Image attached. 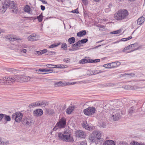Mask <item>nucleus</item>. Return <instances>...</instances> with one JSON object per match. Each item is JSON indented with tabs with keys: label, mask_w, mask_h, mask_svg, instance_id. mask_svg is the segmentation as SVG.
<instances>
[{
	"label": "nucleus",
	"mask_w": 145,
	"mask_h": 145,
	"mask_svg": "<svg viewBox=\"0 0 145 145\" xmlns=\"http://www.w3.org/2000/svg\"><path fill=\"white\" fill-rule=\"evenodd\" d=\"M121 32V29H119L116 31H114L111 33L112 34H118L120 33Z\"/></svg>",
	"instance_id": "38"
},
{
	"label": "nucleus",
	"mask_w": 145,
	"mask_h": 145,
	"mask_svg": "<svg viewBox=\"0 0 145 145\" xmlns=\"http://www.w3.org/2000/svg\"><path fill=\"white\" fill-rule=\"evenodd\" d=\"M106 126V123H103L100 125V127L104 128Z\"/></svg>",
	"instance_id": "59"
},
{
	"label": "nucleus",
	"mask_w": 145,
	"mask_h": 145,
	"mask_svg": "<svg viewBox=\"0 0 145 145\" xmlns=\"http://www.w3.org/2000/svg\"><path fill=\"white\" fill-rule=\"evenodd\" d=\"M118 63V65H119L120 64V63L118 61L115 62H112L110 63H109V65H110V66L111 67H110V68H112L113 67H117L116 65Z\"/></svg>",
	"instance_id": "22"
},
{
	"label": "nucleus",
	"mask_w": 145,
	"mask_h": 145,
	"mask_svg": "<svg viewBox=\"0 0 145 145\" xmlns=\"http://www.w3.org/2000/svg\"><path fill=\"white\" fill-rule=\"evenodd\" d=\"M11 78H13L14 79V80L12 82V84L16 80L18 81H21V78L22 77H20L19 76H15L14 77H10Z\"/></svg>",
	"instance_id": "25"
},
{
	"label": "nucleus",
	"mask_w": 145,
	"mask_h": 145,
	"mask_svg": "<svg viewBox=\"0 0 145 145\" xmlns=\"http://www.w3.org/2000/svg\"><path fill=\"white\" fill-rule=\"evenodd\" d=\"M4 114H0V121L2 119L4 118Z\"/></svg>",
	"instance_id": "60"
},
{
	"label": "nucleus",
	"mask_w": 145,
	"mask_h": 145,
	"mask_svg": "<svg viewBox=\"0 0 145 145\" xmlns=\"http://www.w3.org/2000/svg\"><path fill=\"white\" fill-rule=\"evenodd\" d=\"M21 39H20V38H16L15 37H12V39L11 40L12 41H15L17 40H21Z\"/></svg>",
	"instance_id": "53"
},
{
	"label": "nucleus",
	"mask_w": 145,
	"mask_h": 145,
	"mask_svg": "<svg viewBox=\"0 0 145 145\" xmlns=\"http://www.w3.org/2000/svg\"><path fill=\"white\" fill-rule=\"evenodd\" d=\"M131 45H133V47L132 48H135L138 46V43H136L134 44H131Z\"/></svg>",
	"instance_id": "64"
},
{
	"label": "nucleus",
	"mask_w": 145,
	"mask_h": 145,
	"mask_svg": "<svg viewBox=\"0 0 145 145\" xmlns=\"http://www.w3.org/2000/svg\"><path fill=\"white\" fill-rule=\"evenodd\" d=\"M43 113V111L41 109H37L33 111L34 115L36 116H41L42 114Z\"/></svg>",
	"instance_id": "16"
},
{
	"label": "nucleus",
	"mask_w": 145,
	"mask_h": 145,
	"mask_svg": "<svg viewBox=\"0 0 145 145\" xmlns=\"http://www.w3.org/2000/svg\"><path fill=\"white\" fill-rule=\"evenodd\" d=\"M133 47V45H130L124 48L123 50V51L124 52H125V51L127 50L130 49V48L132 47Z\"/></svg>",
	"instance_id": "37"
},
{
	"label": "nucleus",
	"mask_w": 145,
	"mask_h": 145,
	"mask_svg": "<svg viewBox=\"0 0 145 145\" xmlns=\"http://www.w3.org/2000/svg\"><path fill=\"white\" fill-rule=\"evenodd\" d=\"M144 18L142 16L139 18L137 21V24L138 25H141L144 21Z\"/></svg>",
	"instance_id": "20"
},
{
	"label": "nucleus",
	"mask_w": 145,
	"mask_h": 145,
	"mask_svg": "<svg viewBox=\"0 0 145 145\" xmlns=\"http://www.w3.org/2000/svg\"><path fill=\"white\" fill-rule=\"evenodd\" d=\"M56 68H58L63 69L67 68V66L66 65L59 64L56 65Z\"/></svg>",
	"instance_id": "29"
},
{
	"label": "nucleus",
	"mask_w": 145,
	"mask_h": 145,
	"mask_svg": "<svg viewBox=\"0 0 145 145\" xmlns=\"http://www.w3.org/2000/svg\"><path fill=\"white\" fill-rule=\"evenodd\" d=\"M104 145H115V142L113 140H107L105 141Z\"/></svg>",
	"instance_id": "18"
},
{
	"label": "nucleus",
	"mask_w": 145,
	"mask_h": 145,
	"mask_svg": "<svg viewBox=\"0 0 145 145\" xmlns=\"http://www.w3.org/2000/svg\"><path fill=\"white\" fill-rule=\"evenodd\" d=\"M101 133L99 131H94L89 136V140L91 143H94L97 144L101 139Z\"/></svg>",
	"instance_id": "3"
},
{
	"label": "nucleus",
	"mask_w": 145,
	"mask_h": 145,
	"mask_svg": "<svg viewBox=\"0 0 145 145\" xmlns=\"http://www.w3.org/2000/svg\"><path fill=\"white\" fill-rule=\"evenodd\" d=\"M16 5V3L14 1L10 0H6L4 2V6L7 8L9 7L10 9L13 8Z\"/></svg>",
	"instance_id": "9"
},
{
	"label": "nucleus",
	"mask_w": 145,
	"mask_h": 145,
	"mask_svg": "<svg viewBox=\"0 0 145 145\" xmlns=\"http://www.w3.org/2000/svg\"><path fill=\"white\" fill-rule=\"evenodd\" d=\"M56 65L48 64L46 65V66L49 68H56Z\"/></svg>",
	"instance_id": "36"
},
{
	"label": "nucleus",
	"mask_w": 145,
	"mask_h": 145,
	"mask_svg": "<svg viewBox=\"0 0 145 145\" xmlns=\"http://www.w3.org/2000/svg\"><path fill=\"white\" fill-rule=\"evenodd\" d=\"M76 137H78L82 138H84L85 137L86 135L85 132L82 130H77L76 133Z\"/></svg>",
	"instance_id": "10"
},
{
	"label": "nucleus",
	"mask_w": 145,
	"mask_h": 145,
	"mask_svg": "<svg viewBox=\"0 0 145 145\" xmlns=\"http://www.w3.org/2000/svg\"><path fill=\"white\" fill-rule=\"evenodd\" d=\"M86 32L85 30H82L78 33L77 34V35L78 37H81L85 35Z\"/></svg>",
	"instance_id": "23"
},
{
	"label": "nucleus",
	"mask_w": 145,
	"mask_h": 145,
	"mask_svg": "<svg viewBox=\"0 0 145 145\" xmlns=\"http://www.w3.org/2000/svg\"><path fill=\"white\" fill-rule=\"evenodd\" d=\"M55 54V52H49L47 53V55H52Z\"/></svg>",
	"instance_id": "56"
},
{
	"label": "nucleus",
	"mask_w": 145,
	"mask_h": 145,
	"mask_svg": "<svg viewBox=\"0 0 145 145\" xmlns=\"http://www.w3.org/2000/svg\"><path fill=\"white\" fill-rule=\"evenodd\" d=\"M70 59L69 58L64 59L63 60V61L66 63H68L70 61Z\"/></svg>",
	"instance_id": "58"
},
{
	"label": "nucleus",
	"mask_w": 145,
	"mask_h": 145,
	"mask_svg": "<svg viewBox=\"0 0 145 145\" xmlns=\"http://www.w3.org/2000/svg\"><path fill=\"white\" fill-rule=\"evenodd\" d=\"M82 2L85 5H87L88 4V0H82Z\"/></svg>",
	"instance_id": "49"
},
{
	"label": "nucleus",
	"mask_w": 145,
	"mask_h": 145,
	"mask_svg": "<svg viewBox=\"0 0 145 145\" xmlns=\"http://www.w3.org/2000/svg\"><path fill=\"white\" fill-rule=\"evenodd\" d=\"M30 7L28 5L25 6L24 8V11L28 13H29L30 11Z\"/></svg>",
	"instance_id": "28"
},
{
	"label": "nucleus",
	"mask_w": 145,
	"mask_h": 145,
	"mask_svg": "<svg viewBox=\"0 0 145 145\" xmlns=\"http://www.w3.org/2000/svg\"><path fill=\"white\" fill-rule=\"evenodd\" d=\"M11 12L13 13L17 14L18 12V8L16 7V5L15 6V7H13V8H11Z\"/></svg>",
	"instance_id": "32"
},
{
	"label": "nucleus",
	"mask_w": 145,
	"mask_h": 145,
	"mask_svg": "<svg viewBox=\"0 0 145 145\" xmlns=\"http://www.w3.org/2000/svg\"><path fill=\"white\" fill-rule=\"evenodd\" d=\"M23 114L22 113L18 112L14 113L12 115V119L15 120V121L17 122L20 121L22 118Z\"/></svg>",
	"instance_id": "7"
},
{
	"label": "nucleus",
	"mask_w": 145,
	"mask_h": 145,
	"mask_svg": "<svg viewBox=\"0 0 145 145\" xmlns=\"http://www.w3.org/2000/svg\"><path fill=\"white\" fill-rule=\"evenodd\" d=\"M9 144V142L8 140L5 141H1V143L0 144L5 145H7Z\"/></svg>",
	"instance_id": "40"
},
{
	"label": "nucleus",
	"mask_w": 145,
	"mask_h": 145,
	"mask_svg": "<svg viewBox=\"0 0 145 145\" xmlns=\"http://www.w3.org/2000/svg\"><path fill=\"white\" fill-rule=\"evenodd\" d=\"M118 145H128V144L125 142H120Z\"/></svg>",
	"instance_id": "46"
},
{
	"label": "nucleus",
	"mask_w": 145,
	"mask_h": 145,
	"mask_svg": "<svg viewBox=\"0 0 145 145\" xmlns=\"http://www.w3.org/2000/svg\"><path fill=\"white\" fill-rule=\"evenodd\" d=\"M100 61V60L99 59H97L95 60H92V61L93 63H97L99 62Z\"/></svg>",
	"instance_id": "57"
},
{
	"label": "nucleus",
	"mask_w": 145,
	"mask_h": 145,
	"mask_svg": "<svg viewBox=\"0 0 145 145\" xmlns=\"http://www.w3.org/2000/svg\"><path fill=\"white\" fill-rule=\"evenodd\" d=\"M31 78L27 76H25L22 77L21 81L24 82H28L30 81Z\"/></svg>",
	"instance_id": "19"
},
{
	"label": "nucleus",
	"mask_w": 145,
	"mask_h": 145,
	"mask_svg": "<svg viewBox=\"0 0 145 145\" xmlns=\"http://www.w3.org/2000/svg\"><path fill=\"white\" fill-rule=\"evenodd\" d=\"M80 145H87V144L86 141H83L81 142Z\"/></svg>",
	"instance_id": "61"
},
{
	"label": "nucleus",
	"mask_w": 145,
	"mask_h": 145,
	"mask_svg": "<svg viewBox=\"0 0 145 145\" xmlns=\"http://www.w3.org/2000/svg\"><path fill=\"white\" fill-rule=\"evenodd\" d=\"M134 108L133 107H131L130 108L129 110V113L130 114H131L134 112Z\"/></svg>",
	"instance_id": "42"
},
{
	"label": "nucleus",
	"mask_w": 145,
	"mask_h": 145,
	"mask_svg": "<svg viewBox=\"0 0 145 145\" xmlns=\"http://www.w3.org/2000/svg\"><path fill=\"white\" fill-rule=\"evenodd\" d=\"M7 8L6 6H4V3L2 7L0 8V12L2 13H4L7 10Z\"/></svg>",
	"instance_id": "26"
},
{
	"label": "nucleus",
	"mask_w": 145,
	"mask_h": 145,
	"mask_svg": "<svg viewBox=\"0 0 145 145\" xmlns=\"http://www.w3.org/2000/svg\"><path fill=\"white\" fill-rule=\"evenodd\" d=\"M141 47H142V46H138V47L137 48H135L133 50H131V51H130L129 52H126V53H128L129 52H133V51H134L139 50V49L141 48Z\"/></svg>",
	"instance_id": "44"
},
{
	"label": "nucleus",
	"mask_w": 145,
	"mask_h": 145,
	"mask_svg": "<svg viewBox=\"0 0 145 145\" xmlns=\"http://www.w3.org/2000/svg\"><path fill=\"white\" fill-rule=\"evenodd\" d=\"M58 137L60 140L63 141L71 142L73 141V137L68 130H65L63 133H58Z\"/></svg>",
	"instance_id": "2"
},
{
	"label": "nucleus",
	"mask_w": 145,
	"mask_h": 145,
	"mask_svg": "<svg viewBox=\"0 0 145 145\" xmlns=\"http://www.w3.org/2000/svg\"><path fill=\"white\" fill-rule=\"evenodd\" d=\"M61 47L64 50H65V49L67 48V45L65 43L63 44L61 46Z\"/></svg>",
	"instance_id": "47"
},
{
	"label": "nucleus",
	"mask_w": 145,
	"mask_h": 145,
	"mask_svg": "<svg viewBox=\"0 0 145 145\" xmlns=\"http://www.w3.org/2000/svg\"><path fill=\"white\" fill-rule=\"evenodd\" d=\"M82 126L84 128L88 130H90L91 129V127L85 122L82 123Z\"/></svg>",
	"instance_id": "24"
},
{
	"label": "nucleus",
	"mask_w": 145,
	"mask_h": 145,
	"mask_svg": "<svg viewBox=\"0 0 145 145\" xmlns=\"http://www.w3.org/2000/svg\"><path fill=\"white\" fill-rule=\"evenodd\" d=\"M37 18L38 20L39 21V22H41L42 21L43 19V16L42 15V13H41L40 15L39 16H37V18H34L35 20L36 19V18Z\"/></svg>",
	"instance_id": "31"
},
{
	"label": "nucleus",
	"mask_w": 145,
	"mask_h": 145,
	"mask_svg": "<svg viewBox=\"0 0 145 145\" xmlns=\"http://www.w3.org/2000/svg\"><path fill=\"white\" fill-rule=\"evenodd\" d=\"M4 120H6L7 121H10L11 120V118L10 116L7 115L6 114H4Z\"/></svg>",
	"instance_id": "34"
},
{
	"label": "nucleus",
	"mask_w": 145,
	"mask_h": 145,
	"mask_svg": "<svg viewBox=\"0 0 145 145\" xmlns=\"http://www.w3.org/2000/svg\"><path fill=\"white\" fill-rule=\"evenodd\" d=\"M91 71V74H89V75H93L96 74H97L103 72L102 71H101L99 70H95L94 71Z\"/></svg>",
	"instance_id": "27"
},
{
	"label": "nucleus",
	"mask_w": 145,
	"mask_h": 145,
	"mask_svg": "<svg viewBox=\"0 0 145 145\" xmlns=\"http://www.w3.org/2000/svg\"><path fill=\"white\" fill-rule=\"evenodd\" d=\"M45 113L47 115L52 114L54 113V110L52 109H46Z\"/></svg>",
	"instance_id": "21"
},
{
	"label": "nucleus",
	"mask_w": 145,
	"mask_h": 145,
	"mask_svg": "<svg viewBox=\"0 0 145 145\" xmlns=\"http://www.w3.org/2000/svg\"><path fill=\"white\" fill-rule=\"evenodd\" d=\"M129 15L128 11L125 9L123 10H119L114 14L115 18L117 20H122L126 18Z\"/></svg>",
	"instance_id": "4"
},
{
	"label": "nucleus",
	"mask_w": 145,
	"mask_h": 145,
	"mask_svg": "<svg viewBox=\"0 0 145 145\" xmlns=\"http://www.w3.org/2000/svg\"><path fill=\"white\" fill-rule=\"evenodd\" d=\"M77 83L76 82H68L67 83H66V86L70 85H73L76 84Z\"/></svg>",
	"instance_id": "51"
},
{
	"label": "nucleus",
	"mask_w": 145,
	"mask_h": 145,
	"mask_svg": "<svg viewBox=\"0 0 145 145\" xmlns=\"http://www.w3.org/2000/svg\"><path fill=\"white\" fill-rule=\"evenodd\" d=\"M88 41V39H84L81 40L80 42H81V43L82 44H84L86 43Z\"/></svg>",
	"instance_id": "45"
},
{
	"label": "nucleus",
	"mask_w": 145,
	"mask_h": 145,
	"mask_svg": "<svg viewBox=\"0 0 145 145\" xmlns=\"http://www.w3.org/2000/svg\"><path fill=\"white\" fill-rule=\"evenodd\" d=\"M41 51L42 53V54L45 53L47 51V50L46 49H44Z\"/></svg>",
	"instance_id": "63"
},
{
	"label": "nucleus",
	"mask_w": 145,
	"mask_h": 145,
	"mask_svg": "<svg viewBox=\"0 0 145 145\" xmlns=\"http://www.w3.org/2000/svg\"><path fill=\"white\" fill-rule=\"evenodd\" d=\"M87 59H84L81 60L80 61V64H84L86 63H87Z\"/></svg>",
	"instance_id": "41"
},
{
	"label": "nucleus",
	"mask_w": 145,
	"mask_h": 145,
	"mask_svg": "<svg viewBox=\"0 0 145 145\" xmlns=\"http://www.w3.org/2000/svg\"><path fill=\"white\" fill-rule=\"evenodd\" d=\"M58 45H56L55 44H54L51 45L50 46H49V48H54V47H55L57 46Z\"/></svg>",
	"instance_id": "52"
},
{
	"label": "nucleus",
	"mask_w": 145,
	"mask_h": 145,
	"mask_svg": "<svg viewBox=\"0 0 145 145\" xmlns=\"http://www.w3.org/2000/svg\"><path fill=\"white\" fill-rule=\"evenodd\" d=\"M76 44L77 45V46L78 47H80L81 46V45L82 44L81 42H80V40H79L76 43Z\"/></svg>",
	"instance_id": "55"
},
{
	"label": "nucleus",
	"mask_w": 145,
	"mask_h": 145,
	"mask_svg": "<svg viewBox=\"0 0 145 145\" xmlns=\"http://www.w3.org/2000/svg\"><path fill=\"white\" fill-rule=\"evenodd\" d=\"M72 47L73 48L74 50H78L79 49L78 48V46H77V45L76 44V43L73 45Z\"/></svg>",
	"instance_id": "39"
},
{
	"label": "nucleus",
	"mask_w": 145,
	"mask_h": 145,
	"mask_svg": "<svg viewBox=\"0 0 145 145\" xmlns=\"http://www.w3.org/2000/svg\"><path fill=\"white\" fill-rule=\"evenodd\" d=\"M39 37L36 34H32L30 35L27 37L28 40L31 41H35L38 40Z\"/></svg>",
	"instance_id": "11"
},
{
	"label": "nucleus",
	"mask_w": 145,
	"mask_h": 145,
	"mask_svg": "<svg viewBox=\"0 0 145 145\" xmlns=\"http://www.w3.org/2000/svg\"><path fill=\"white\" fill-rule=\"evenodd\" d=\"M123 88L127 89H139L141 88L139 87L136 85L131 86L130 85L125 86L123 87Z\"/></svg>",
	"instance_id": "15"
},
{
	"label": "nucleus",
	"mask_w": 145,
	"mask_h": 145,
	"mask_svg": "<svg viewBox=\"0 0 145 145\" xmlns=\"http://www.w3.org/2000/svg\"><path fill=\"white\" fill-rule=\"evenodd\" d=\"M109 117L114 121H117L123 114L121 110L116 107L111 108Z\"/></svg>",
	"instance_id": "1"
},
{
	"label": "nucleus",
	"mask_w": 145,
	"mask_h": 145,
	"mask_svg": "<svg viewBox=\"0 0 145 145\" xmlns=\"http://www.w3.org/2000/svg\"><path fill=\"white\" fill-rule=\"evenodd\" d=\"M7 70L8 71L14 73H15L16 72V70L12 68H8L7 69Z\"/></svg>",
	"instance_id": "35"
},
{
	"label": "nucleus",
	"mask_w": 145,
	"mask_h": 145,
	"mask_svg": "<svg viewBox=\"0 0 145 145\" xmlns=\"http://www.w3.org/2000/svg\"><path fill=\"white\" fill-rule=\"evenodd\" d=\"M40 102H36L30 104L29 106V107L30 108H33L37 106H40L44 104L43 102L40 103Z\"/></svg>",
	"instance_id": "14"
},
{
	"label": "nucleus",
	"mask_w": 145,
	"mask_h": 145,
	"mask_svg": "<svg viewBox=\"0 0 145 145\" xmlns=\"http://www.w3.org/2000/svg\"><path fill=\"white\" fill-rule=\"evenodd\" d=\"M96 110L95 107L93 106L89 107L84 109L83 112L86 116H91L95 112Z\"/></svg>",
	"instance_id": "6"
},
{
	"label": "nucleus",
	"mask_w": 145,
	"mask_h": 145,
	"mask_svg": "<svg viewBox=\"0 0 145 145\" xmlns=\"http://www.w3.org/2000/svg\"><path fill=\"white\" fill-rule=\"evenodd\" d=\"M33 121V120L29 119V117H27L23 120V123L24 125L30 126L31 125V123Z\"/></svg>",
	"instance_id": "12"
},
{
	"label": "nucleus",
	"mask_w": 145,
	"mask_h": 145,
	"mask_svg": "<svg viewBox=\"0 0 145 145\" xmlns=\"http://www.w3.org/2000/svg\"><path fill=\"white\" fill-rule=\"evenodd\" d=\"M39 70L40 72H47V69H40Z\"/></svg>",
	"instance_id": "54"
},
{
	"label": "nucleus",
	"mask_w": 145,
	"mask_h": 145,
	"mask_svg": "<svg viewBox=\"0 0 145 145\" xmlns=\"http://www.w3.org/2000/svg\"><path fill=\"white\" fill-rule=\"evenodd\" d=\"M130 145H143L137 142H134L130 143Z\"/></svg>",
	"instance_id": "43"
},
{
	"label": "nucleus",
	"mask_w": 145,
	"mask_h": 145,
	"mask_svg": "<svg viewBox=\"0 0 145 145\" xmlns=\"http://www.w3.org/2000/svg\"><path fill=\"white\" fill-rule=\"evenodd\" d=\"M14 79L9 77H4L2 79V81L4 85H9L12 84V82L13 81Z\"/></svg>",
	"instance_id": "8"
},
{
	"label": "nucleus",
	"mask_w": 145,
	"mask_h": 145,
	"mask_svg": "<svg viewBox=\"0 0 145 145\" xmlns=\"http://www.w3.org/2000/svg\"><path fill=\"white\" fill-rule=\"evenodd\" d=\"M65 83H63L62 81H59L55 83L54 84V86L55 87H57L59 86H66Z\"/></svg>",
	"instance_id": "17"
},
{
	"label": "nucleus",
	"mask_w": 145,
	"mask_h": 145,
	"mask_svg": "<svg viewBox=\"0 0 145 145\" xmlns=\"http://www.w3.org/2000/svg\"><path fill=\"white\" fill-rule=\"evenodd\" d=\"M66 124V120L65 118H62L56 124L55 127L53 128L54 131H56L59 128H61L64 127Z\"/></svg>",
	"instance_id": "5"
},
{
	"label": "nucleus",
	"mask_w": 145,
	"mask_h": 145,
	"mask_svg": "<svg viewBox=\"0 0 145 145\" xmlns=\"http://www.w3.org/2000/svg\"><path fill=\"white\" fill-rule=\"evenodd\" d=\"M73 109V107H71L68 108L66 110V113L68 114H70L72 112Z\"/></svg>",
	"instance_id": "30"
},
{
	"label": "nucleus",
	"mask_w": 145,
	"mask_h": 145,
	"mask_svg": "<svg viewBox=\"0 0 145 145\" xmlns=\"http://www.w3.org/2000/svg\"><path fill=\"white\" fill-rule=\"evenodd\" d=\"M20 51L21 52L26 54L27 52V50L28 48V46L27 44H23L20 46Z\"/></svg>",
	"instance_id": "13"
},
{
	"label": "nucleus",
	"mask_w": 145,
	"mask_h": 145,
	"mask_svg": "<svg viewBox=\"0 0 145 145\" xmlns=\"http://www.w3.org/2000/svg\"><path fill=\"white\" fill-rule=\"evenodd\" d=\"M110 65H109V63H108L104 65H103V67L106 68H110V67H111L110 66Z\"/></svg>",
	"instance_id": "50"
},
{
	"label": "nucleus",
	"mask_w": 145,
	"mask_h": 145,
	"mask_svg": "<svg viewBox=\"0 0 145 145\" xmlns=\"http://www.w3.org/2000/svg\"><path fill=\"white\" fill-rule=\"evenodd\" d=\"M75 39L74 37H72L69 38L68 39V42L71 44L75 42Z\"/></svg>",
	"instance_id": "33"
},
{
	"label": "nucleus",
	"mask_w": 145,
	"mask_h": 145,
	"mask_svg": "<svg viewBox=\"0 0 145 145\" xmlns=\"http://www.w3.org/2000/svg\"><path fill=\"white\" fill-rule=\"evenodd\" d=\"M12 37L11 36L8 35L5 36V38L8 40L10 41H11Z\"/></svg>",
	"instance_id": "48"
},
{
	"label": "nucleus",
	"mask_w": 145,
	"mask_h": 145,
	"mask_svg": "<svg viewBox=\"0 0 145 145\" xmlns=\"http://www.w3.org/2000/svg\"><path fill=\"white\" fill-rule=\"evenodd\" d=\"M36 52L37 53V54L38 56L42 55V53H41V50L36 51Z\"/></svg>",
	"instance_id": "62"
}]
</instances>
